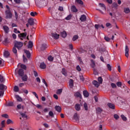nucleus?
<instances>
[{"label": "nucleus", "instance_id": "c85d7f7f", "mask_svg": "<svg viewBox=\"0 0 130 130\" xmlns=\"http://www.w3.org/2000/svg\"><path fill=\"white\" fill-rule=\"evenodd\" d=\"M5 57H9L10 56V53L8 51H5L4 53Z\"/></svg>", "mask_w": 130, "mask_h": 130}, {"label": "nucleus", "instance_id": "39448f33", "mask_svg": "<svg viewBox=\"0 0 130 130\" xmlns=\"http://www.w3.org/2000/svg\"><path fill=\"white\" fill-rule=\"evenodd\" d=\"M18 74L20 77H23V76H24V70L22 69H20L18 70Z\"/></svg>", "mask_w": 130, "mask_h": 130}, {"label": "nucleus", "instance_id": "6ab92c4d", "mask_svg": "<svg viewBox=\"0 0 130 130\" xmlns=\"http://www.w3.org/2000/svg\"><path fill=\"white\" fill-rule=\"evenodd\" d=\"M61 73L65 77H67L68 76V73H67V70H66V69H64V68L62 69Z\"/></svg>", "mask_w": 130, "mask_h": 130}, {"label": "nucleus", "instance_id": "cd10ccee", "mask_svg": "<svg viewBox=\"0 0 130 130\" xmlns=\"http://www.w3.org/2000/svg\"><path fill=\"white\" fill-rule=\"evenodd\" d=\"M28 48H32L33 47V42L29 41L27 46Z\"/></svg>", "mask_w": 130, "mask_h": 130}, {"label": "nucleus", "instance_id": "09e8293b", "mask_svg": "<svg viewBox=\"0 0 130 130\" xmlns=\"http://www.w3.org/2000/svg\"><path fill=\"white\" fill-rule=\"evenodd\" d=\"M78 38H79V36H78V35H75L74 36H73L72 40L73 41H76V40H77V39H78Z\"/></svg>", "mask_w": 130, "mask_h": 130}, {"label": "nucleus", "instance_id": "473e14b6", "mask_svg": "<svg viewBox=\"0 0 130 130\" xmlns=\"http://www.w3.org/2000/svg\"><path fill=\"white\" fill-rule=\"evenodd\" d=\"M56 93L57 95H60V94H61V93H62V88H60V89L57 90Z\"/></svg>", "mask_w": 130, "mask_h": 130}, {"label": "nucleus", "instance_id": "6e6552de", "mask_svg": "<svg viewBox=\"0 0 130 130\" xmlns=\"http://www.w3.org/2000/svg\"><path fill=\"white\" fill-rule=\"evenodd\" d=\"M80 21H81V22H85V21L87 20V17H86V15H81V16L80 17Z\"/></svg>", "mask_w": 130, "mask_h": 130}, {"label": "nucleus", "instance_id": "f3484780", "mask_svg": "<svg viewBox=\"0 0 130 130\" xmlns=\"http://www.w3.org/2000/svg\"><path fill=\"white\" fill-rule=\"evenodd\" d=\"M71 11L73 13H77L78 12V9L76 8V6H73L71 7Z\"/></svg>", "mask_w": 130, "mask_h": 130}, {"label": "nucleus", "instance_id": "13d9d810", "mask_svg": "<svg viewBox=\"0 0 130 130\" xmlns=\"http://www.w3.org/2000/svg\"><path fill=\"white\" fill-rule=\"evenodd\" d=\"M121 117L122 119L123 120H124V121H126V119H126V117H125V115H121Z\"/></svg>", "mask_w": 130, "mask_h": 130}, {"label": "nucleus", "instance_id": "423d86ee", "mask_svg": "<svg viewBox=\"0 0 130 130\" xmlns=\"http://www.w3.org/2000/svg\"><path fill=\"white\" fill-rule=\"evenodd\" d=\"M107 105L109 108H111V109H115V105L109 103Z\"/></svg>", "mask_w": 130, "mask_h": 130}, {"label": "nucleus", "instance_id": "c03bdc74", "mask_svg": "<svg viewBox=\"0 0 130 130\" xmlns=\"http://www.w3.org/2000/svg\"><path fill=\"white\" fill-rule=\"evenodd\" d=\"M74 118L75 120L78 121L79 120V118L78 117V114L75 113L74 115Z\"/></svg>", "mask_w": 130, "mask_h": 130}, {"label": "nucleus", "instance_id": "4468645a", "mask_svg": "<svg viewBox=\"0 0 130 130\" xmlns=\"http://www.w3.org/2000/svg\"><path fill=\"white\" fill-rule=\"evenodd\" d=\"M24 51L26 54V57H27V58H30V57L31 56V54L30 53V51L27 50H24Z\"/></svg>", "mask_w": 130, "mask_h": 130}, {"label": "nucleus", "instance_id": "393cba45", "mask_svg": "<svg viewBox=\"0 0 130 130\" xmlns=\"http://www.w3.org/2000/svg\"><path fill=\"white\" fill-rule=\"evenodd\" d=\"M92 84L95 86V87H96V88H98V87L100 86L99 83H98V82L96 80H94L92 82Z\"/></svg>", "mask_w": 130, "mask_h": 130}, {"label": "nucleus", "instance_id": "69168bd1", "mask_svg": "<svg viewBox=\"0 0 130 130\" xmlns=\"http://www.w3.org/2000/svg\"><path fill=\"white\" fill-rule=\"evenodd\" d=\"M76 70L78 71V72H81V71H82V69H81V67H80L79 66H77L76 67Z\"/></svg>", "mask_w": 130, "mask_h": 130}, {"label": "nucleus", "instance_id": "c756f323", "mask_svg": "<svg viewBox=\"0 0 130 130\" xmlns=\"http://www.w3.org/2000/svg\"><path fill=\"white\" fill-rule=\"evenodd\" d=\"M69 86L71 87V88H73V87H74V81L73 79H70L69 82Z\"/></svg>", "mask_w": 130, "mask_h": 130}, {"label": "nucleus", "instance_id": "3c124183", "mask_svg": "<svg viewBox=\"0 0 130 130\" xmlns=\"http://www.w3.org/2000/svg\"><path fill=\"white\" fill-rule=\"evenodd\" d=\"M37 15V12H31L30 13V16H31L32 17H35V16Z\"/></svg>", "mask_w": 130, "mask_h": 130}, {"label": "nucleus", "instance_id": "c9c22d12", "mask_svg": "<svg viewBox=\"0 0 130 130\" xmlns=\"http://www.w3.org/2000/svg\"><path fill=\"white\" fill-rule=\"evenodd\" d=\"M14 2L17 5H20V4H23V1L21 0H14Z\"/></svg>", "mask_w": 130, "mask_h": 130}, {"label": "nucleus", "instance_id": "bb28decb", "mask_svg": "<svg viewBox=\"0 0 130 130\" xmlns=\"http://www.w3.org/2000/svg\"><path fill=\"white\" fill-rule=\"evenodd\" d=\"M55 110L58 112H60L61 111V108L59 106H56L55 107Z\"/></svg>", "mask_w": 130, "mask_h": 130}, {"label": "nucleus", "instance_id": "20e7f679", "mask_svg": "<svg viewBox=\"0 0 130 130\" xmlns=\"http://www.w3.org/2000/svg\"><path fill=\"white\" fill-rule=\"evenodd\" d=\"M7 89H8V87H7V86L3 84H0V91H5Z\"/></svg>", "mask_w": 130, "mask_h": 130}, {"label": "nucleus", "instance_id": "f257e3e1", "mask_svg": "<svg viewBox=\"0 0 130 130\" xmlns=\"http://www.w3.org/2000/svg\"><path fill=\"white\" fill-rule=\"evenodd\" d=\"M6 14V19H11L12 17H13V14L12 12H11L10 10H7L5 11Z\"/></svg>", "mask_w": 130, "mask_h": 130}, {"label": "nucleus", "instance_id": "bf43d9fd", "mask_svg": "<svg viewBox=\"0 0 130 130\" xmlns=\"http://www.w3.org/2000/svg\"><path fill=\"white\" fill-rule=\"evenodd\" d=\"M32 93L33 94V95H34L35 96V97H36V98L37 99H39L38 95L37 94V93H36V92L35 91L32 92Z\"/></svg>", "mask_w": 130, "mask_h": 130}, {"label": "nucleus", "instance_id": "9d476101", "mask_svg": "<svg viewBox=\"0 0 130 130\" xmlns=\"http://www.w3.org/2000/svg\"><path fill=\"white\" fill-rule=\"evenodd\" d=\"M46 48H47V45L46 44H42V46L41 47V50L42 51H44V50L46 49Z\"/></svg>", "mask_w": 130, "mask_h": 130}, {"label": "nucleus", "instance_id": "4c0bfd02", "mask_svg": "<svg viewBox=\"0 0 130 130\" xmlns=\"http://www.w3.org/2000/svg\"><path fill=\"white\" fill-rule=\"evenodd\" d=\"M98 82L99 84H102V82H103V79H102V77H99L98 79Z\"/></svg>", "mask_w": 130, "mask_h": 130}, {"label": "nucleus", "instance_id": "4be33fe9", "mask_svg": "<svg viewBox=\"0 0 130 130\" xmlns=\"http://www.w3.org/2000/svg\"><path fill=\"white\" fill-rule=\"evenodd\" d=\"M75 109L77 111H80V110H81V106H80V104H77L75 105Z\"/></svg>", "mask_w": 130, "mask_h": 130}, {"label": "nucleus", "instance_id": "e433bc0d", "mask_svg": "<svg viewBox=\"0 0 130 130\" xmlns=\"http://www.w3.org/2000/svg\"><path fill=\"white\" fill-rule=\"evenodd\" d=\"M20 67L21 69H22V70H27V66H26V65L24 64H21L20 65Z\"/></svg>", "mask_w": 130, "mask_h": 130}, {"label": "nucleus", "instance_id": "9b49d317", "mask_svg": "<svg viewBox=\"0 0 130 130\" xmlns=\"http://www.w3.org/2000/svg\"><path fill=\"white\" fill-rule=\"evenodd\" d=\"M15 98L18 102H22L23 101V99L19 95H15Z\"/></svg>", "mask_w": 130, "mask_h": 130}, {"label": "nucleus", "instance_id": "f8f14e48", "mask_svg": "<svg viewBox=\"0 0 130 130\" xmlns=\"http://www.w3.org/2000/svg\"><path fill=\"white\" fill-rule=\"evenodd\" d=\"M75 97H77V98H80L82 99V94L79 92H77L74 94Z\"/></svg>", "mask_w": 130, "mask_h": 130}, {"label": "nucleus", "instance_id": "8fccbe9b", "mask_svg": "<svg viewBox=\"0 0 130 130\" xmlns=\"http://www.w3.org/2000/svg\"><path fill=\"white\" fill-rule=\"evenodd\" d=\"M7 124H10V123H14V122L13 121H12V120L10 119H8L7 120Z\"/></svg>", "mask_w": 130, "mask_h": 130}, {"label": "nucleus", "instance_id": "37998d69", "mask_svg": "<svg viewBox=\"0 0 130 130\" xmlns=\"http://www.w3.org/2000/svg\"><path fill=\"white\" fill-rule=\"evenodd\" d=\"M76 3H77V4H79V5H84V3L83 2V1H82V0H76Z\"/></svg>", "mask_w": 130, "mask_h": 130}, {"label": "nucleus", "instance_id": "ea45409f", "mask_svg": "<svg viewBox=\"0 0 130 130\" xmlns=\"http://www.w3.org/2000/svg\"><path fill=\"white\" fill-rule=\"evenodd\" d=\"M0 82H1V83L5 82V78H4V76L2 75H0Z\"/></svg>", "mask_w": 130, "mask_h": 130}, {"label": "nucleus", "instance_id": "2eb2a0df", "mask_svg": "<svg viewBox=\"0 0 130 130\" xmlns=\"http://www.w3.org/2000/svg\"><path fill=\"white\" fill-rule=\"evenodd\" d=\"M3 29L5 32V33H9V31H10V28H9V27L7 26V25H4L3 26Z\"/></svg>", "mask_w": 130, "mask_h": 130}, {"label": "nucleus", "instance_id": "f03ea898", "mask_svg": "<svg viewBox=\"0 0 130 130\" xmlns=\"http://www.w3.org/2000/svg\"><path fill=\"white\" fill-rule=\"evenodd\" d=\"M23 43L21 42L16 41L14 44V46L16 47L17 49H18L19 50H20V49L22 48V47H23Z\"/></svg>", "mask_w": 130, "mask_h": 130}, {"label": "nucleus", "instance_id": "1a4fd4ad", "mask_svg": "<svg viewBox=\"0 0 130 130\" xmlns=\"http://www.w3.org/2000/svg\"><path fill=\"white\" fill-rule=\"evenodd\" d=\"M128 46H125V55L126 57H128V51H129Z\"/></svg>", "mask_w": 130, "mask_h": 130}, {"label": "nucleus", "instance_id": "680f3d73", "mask_svg": "<svg viewBox=\"0 0 130 130\" xmlns=\"http://www.w3.org/2000/svg\"><path fill=\"white\" fill-rule=\"evenodd\" d=\"M23 62H27L28 61V59H27V58L25 56V55H23Z\"/></svg>", "mask_w": 130, "mask_h": 130}, {"label": "nucleus", "instance_id": "0e129e2a", "mask_svg": "<svg viewBox=\"0 0 130 130\" xmlns=\"http://www.w3.org/2000/svg\"><path fill=\"white\" fill-rule=\"evenodd\" d=\"M16 20H18V13H17L16 11L14 12Z\"/></svg>", "mask_w": 130, "mask_h": 130}, {"label": "nucleus", "instance_id": "0eeeda50", "mask_svg": "<svg viewBox=\"0 0 130 130\" xmlns=\"http://www.w3.org/2000/svg\"><path fill=\"white\" fill-rule=\"evenodd\" d=\"M6 106L13 107V106H14V102L11 101L6 102Z\"/></svg>", "mask_w": 130, "mask_h": 130}, {"label": "nucleus", "instance_id": "5fc2aeb1", "mask_svg": "<svg viewBox=\"0 0 130 130\" xmlns=\"http://www.w3.org/2000/svg\"><path fill=\"white\" fill-rule=\"evenodd\" d=\"M49 116H51V117H53V116H54V115L53 114V112L51 111H50L49 112Z\"/></svg>", "mask_w": 130, "mask_h": 130}, {"label": "nucleus", "instance_id": "ddd939ff", "mask_svg": "<svg viewBox=\"0 0 130 130\" xmlns=\"http://www.w3.org/2000/svg\"><path fill=\"white\" fill-rule=\"evenodd\" d=\"M28 23L29 24L30 26H33V25H34V19H33V18H30L28 20Z\"/></svg>", "mask_w": 130, "mask_h": 130}, {"label": "nucleus", "instance_id": "a18cd8bd", "mask_svg": "<svg viewBox=\"0 0 130 130\" xmlns=\"http://www.w3.org/2000/svg\"><path fill=\"white\" fill-rule=\"evenodd\" d=\"M94 27L96 30H98V29H100L101 28V25L100 24H95Z\"/></svg>", "mask_w": 130, "mask_h": 130}, {"label": "nucleus", "instance_id": "79ce46f5", "mask_svg": "<svg viewBox=\"0 0 130 130\" xmlns=\"http://www.w3.org/2000/svg\"><path fill=\"white\" fill-rule=\"evenodd\" d=\"M20 115H21L22 118H27L28 116L25 114H24L23 113H20Z\"/></svg>", "mask_w": 130, "mask_h": 130}, {"label": "nucleus", "instance_id": "aec40b11", "mask_svg": "<svg viewBox=\"0 0 130 130\" xmlns=\"http://www.w3.org/2000/svg\"><path fill=\"white\" fill-rule=\"evenodd\" d=\"M40 68L43 70H44V69H46V64L44 62H43L41 63Z\"/></svg>", "mask_w": 130, "mask_h": 130}, {"label": "nucleus", "instance_id": "7c9ffc66", "mask_svg": "<svg viewBox=\"0 0 130 130\" xmlns=\"http://www.w3.org/2000/svg\"><path fill=\"white\" fill-rule=\"evenodd\" d=\"M21 128L23 130H30V127L29 126H21Z\"/></svg>", "mask_w": 130, "mask_h": 130}, {"label": "nucleus", "instance_id": "72a5a7b5", "mask_svg": "<svg viewBox=\"0 0 130 130\" xmlns=\"http://www.w3.org/2000/svg\"><path fill=\"white\" fill-rule=\"evenodd\" d=\"M12 51H13V53H14V54H17V48L15 46H14V47L12 49Z\"/></svg>", "mask_w": 130, "mask_h": 130}, {"label": "nucleus", "instance_id": "de8ad7c7", "mask_svg": "<svg viewBox=\"0 0 130 130\" xmlns=\"http://www.w3.org/2000/svg\"><path fill=\"white\" fill-rule=\"evenodd\" d=\"M14 91V92H19V87L18 86H15Z\"/></svg>", "mask_w": 130, "mask_h": 130}, {"label": "nucleus", "instance_id": "e2e57ef3", "mask_svg": "<svg viewBox=\"0 0 130 130\" xmlns=\"http://www.w3.org/2000/svg\"><path fill=\"white\" fill-rule=\"evenodd\" d=\"M93 72L94 75H95V76L98 75V72H97V71H96V69H95L94 68L93 69Z\"/></svg>", "mask_w": 130, "mask_h": 130}, {"label": "nucleus", "instance_id": "052dcab7", "mask_svg": "<svg viewBox=\"0 0 130 130\" xmlns=\"http://www.w3.org/2000/svg\"><path fill=\"white\" fill-rule=\"evenodd\" d=\"M6 122V120H3L1 122L2 127H5V123Z\"/></svg>", "mask_w": 130, "mask_h": 130}, {"label": "nucleus", "instance_id": "58836bf2", "mask_svg": "<svg viewBox=\"0 0 130 130\" xmlns=\"http://www.w3.org/2000/svg\"><path fill=\"white\" fill-rule=\"evenodd\" d=\"M53 57L51 55H50L48 57V60L49 61H53Z\"/></svg>", "mask_w": 130, "mask_h": 130}, {"label": "nucleus", "instance_id": "4d7b16f0", "mask_svg": "<svg viewBox=\"0 0 130 130\" xmlns=\"http://www.w3.org/2000/svg\"><path fill=\"white\" fill-rule=\"evenodd\" d=\"M2 117H4L5 118H9V115L7 114H4L2 115Z\"/></svg>", "mask_w": 130, "mask_h": 130}, {"label": "nucleus", "instance_id": "774afa93", "mask_svg": "<svg viewBox=\"0 0 130 130\" xmlns=\"http://www.w3.org/2000/svg\"><path fill=\"white\" fill-rule=\"evenodd\" d=\"M121 85H122V83H121V82H118L117 83V86L118 87H121Z\"/></svg>", "mask_w": 130, "mask_h": 130}, {"label": "nucleus", "instance_id": "f704fd0d", "mask_svg": "<svg viewBox=\"0 0 130 130\" xmlns=\"http://www.w3.org/2000/svg\"><path fill=\"white\" fill-rule=\"evenodd\" d=\"M124 12L125 14H128L130 12V10L129 8H125L124 9Z\"/></svg>", "mask_w": 130, "mask_h": 130}, {"label": "nucleus", "instance_id": "338daca9", "mask_svg": "<svg viewBox=\"0 0 130 130\" xmlns=\"http://www.w3.org/2000/svg\"><path fill=\"white\" fill-rule=\"evenodd\" d=\"M111 86L113 88H116V84L115 83H111Z\"/></svg>", "mask_w": 130, "mask_h": 130}, {"label": "nucleus", "instance_id": "412c9836", "mask_svg": "<svg viewBox=\"0 0 130 130\" xmlns=\"http://www.w3.org/2000/svg\"><path fill=\"white\" fill-rule=\"evenodd\" d=\"M99 6L101 7V8H102L103 11H106V6H105V5L102 3H100Z\"/></svg>", "mask_w": 130, "mask_h": 130}, {"label": "nucleus", "instance_id": "a211bd4d", "mask_svg": "<svg viewBox=\"0 0 130 130\" xmlns=\"http://www.w3.org/2000/svg\"><path fill=\"white\" fill-rule=\"evenodd\" d=\"M52 36L54 39H58L59 38V35L56 33H53Z\"/></svg>", "mask_w": 130, "mask_h": 130}, {"label": "nucleus", "instance_id": "2f4dec72", "mask_svg": "<svg viewBox=\"0 0 130 130\" xmlns=\"http://www.w3.org/2000/svg\"><path fill=\"white\" fill-rule=\"evenodd\" d=\"M91 63L90 64V66L91 67V68H92L93 69H94V68H95V61H94V60L91 59L90 60Z\"/></svg>", "mask_w": 130, "mask_h": 130}, {"label": "nucleus", "instance_id": "a878e982", "mask_svg": "<svg viewBox=\"0 0 130 130\" xmlns=\"http://www.w3.org/2000/svg\"><path fill=\"white\" fill-rule=\"evenodd\" d=\"M60 35L63 38H66V37H67V32L64 30L62 32H61Z\"/></svg>", "mask_w": 130, "mask_h": 130}, {"label": "nucleus", "instance_id": "b1692460", "mask_svg": "<svg viewBox=\"0 0 130 130\" xmlns=\"http://www.w3.org/2000/svg\"><path fill=\"white\" fill-rule=\"evenodd\" d=\"M83 93L84 97H86V98H88L89 95V92L87 90H84Z\"/></svg>", "mask_w": 130, "mask_h": 130}, {"label": "nucleus", "instance_id": "603ef678", "mask_svg": "<svg viewBox=\"0 0 130 130\" xmlns=\"http://www.w3.org/2000/svg\"><path fill=\"white\" fill-rule=\"evenodd\" d=\"M107 68L108 71H111L112 68H111V66L110 65V64H107Z\"/></svg>", "mask_w": 130, "mask_h": 130}, {"label": "nucleus", "instance_id": "864d4df0", "mask_svg": "<svg viewBox=\"0 0 130 130\" xmlns=\"http://www.w3.org/2000/svg\"><path fill=\"white\" fill-rule=\"evenodd\" d=\"M84 108L85 110H88V104L87 103H85L84 104Z\"/></svg>", "mask_w": 130, "mask_h": 130}, {"label": "nucleus", "instance_id": "5701e85b", "mask_svg": "<svg viewBox=\"0 0 130 130\" xmlns=\"http://www.w3.org/2000/svg\"><path fill=\"white\" fill-rule=\"evenodd\" d=\"M96 113L100 114V113H102V111H103V110H102V109H101V108L98 107V108H96Z\"/></svg>", "mask_w": 130, "mask_h": 130}, {"label": "nucleus", "instance_id": "6e6d98bb", "mask_svg": "<svg viewBox=\"0 0 130 130\" xmlns=\"http://www.w3.org/2000/svg\"><path fill=\"white\" fill-rule=\"evenodd\" d=\"M9 43V41L8 40V38H5V40L3 42L4 44H8Z\"/></svg>", "mask_w": 130, "mask_h": 130}, {"label": "nucleus", "instance_id": "dca6fc26", "mask_svg": "<svg viewBox=\"0 0 130 130\" xmlns=\"http://www.w3.org/2000/svg\"><path fill=\"white\" fill-rule=\"evenodd\" d=\"M22 77V81H23V82H27V80H28V76H27V75L25 74L23 75V76Z\"/></svg>", "mask_w": 130, "mask_h": 130}, {"label": "nucleus", "instance_id": "a19ab883", "mask_svg": "<svg viewBox=\"0 0 130 130\" xmlns=\"http://www.w3.org/2000/svg\"><path fill=\"white\" fill-rule=\"evenodd\" d=\"M4 94H5V91L0 90V98H2V97H4Z\"/></svg>", "mask_w": 130, "mask_h": 130}, {"label": "nucleus", "instance_id": "49530a36", "mask_svg": "<svg viewBox=\"0 0 130 130\" xmlns=\"http://www.w3.org/2000/svg\"><path fill=\"white\" fill-rule=\"evenodd\" d=\"M14 33H16V34H21V31H20V30H18V29H17V28L14 29Z\"/></svg>", "mask_w": 130, "mask_h": 130}, {"label": "nucleus", "instance_id": "7ed1b4c3", "mask_svg": "<svg viewBox=\"0 0 130 130\" xmlns=\"http://www.w3.org/2000/svg\"><path fill=\"white\" fill-rule=\"evenodd\" d=\"M27 36V32H22L18 35V37L21 40H23V39H26V37Z\"/></svg>", "mask_w": 130, "mask_h": 130}]
</instances>
